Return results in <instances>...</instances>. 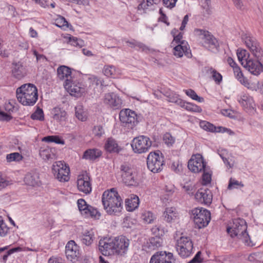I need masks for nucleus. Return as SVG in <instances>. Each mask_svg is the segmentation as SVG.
Returning <instances> with one entry per match:
<instances>
[{
  "mask_svg": "<svg viewBox=\"0 0 263 263\" xmlns=\"http://www.w3.org/2000/svg\"><path fill=\"white\" fill-rule=\"evenodd\" d=\"M189 169L194 173L202 172L206 167V163L200 154L193 155L188 162Z\"/></svg>",
  "mask_w": 263,
  "mask_h": 263,
  "instance_id": "ddd939ff",
  "label": "nucleus"
},
{
  "mask_svg": "<svg viewBox=\"0 0 263 263\" xmlns=\"http://www.w3.org/2000/svg\"><path fill=\"white\" fill-rule=\"evenodd\" d=\"M165 96L167 98L169 102L176 103L180 106L183 103V100L181 99L179 96L174 92L166 91Z\"/></svg>",
  "mask_w": 263,
  "mask_h": 263,
  "instance_id": "4c0bfd02",
  "label": "nucleus"
},
{
  "mask_svg": "<svg viewBox=\"0 0 263 263\" xmlns=\"http://www.w3.org/2000/svg\"><path fill=\"white\" fill-rule=\"evenodd\" d=\"M102 201L104 210L109 215H118L122 210V200L114 188L103 193Z\"/></svg>",
  "mask_w": 263,
  "mask_h": 263,
  "instance_id": "f03ea898",
  "label": "nucleus"
},
{
  "mask_svg": "<svg viewBox=\"0 0 263 263\" xmlns=\"http://www.w3.org/2000/svg\"><path fill=\"white\" fill-rule=\"evenodd\" d=\"M182 33L180 32L177 35L174 36V40L173 41L172 44L173 46L176 45V44H181V43L182 42H185L184 40H182Z\"/></svg>",
  "mask_w": 263,
  "mask_h": 263,
  "instance_id": "4d7b16f0",
  "label": "nucleus"
},
{
  "mask_svg": "<svg viewBox=\"0 0 263 263\" xmlns=\"http://www.w3.org/2000/svg\"><path fill=\"white\" fill-rule=\"evenodd\" d=\"M192 212L194 215V221L196 228L201 229L208 226L211 220V213L208 210L196 208L193 209Z\"/></svg>",
  "mask_w": 263,
  "mask_h": 263,
  "instance_id": "0eeeda50",
  "label": "nucleus"
},
{
  "mask_svg": "<svg viewBox=\"0 0 263 263\" xmlns=\"http://www.w3.org/2000/svg\"><path fill=\"white\" fill-rule=\"evenodd\" d=\"M195 33L203 41L202 44L205 48L212 51L217 49L219 46L218 41L208 31L196 29L195 30Z\"/></svg>",
  "mask_w": 263,
  "mask_h": 263,
  "instance_id": "423d86ee",
  "label": "nucleus"
},
{
  "mask_svg": "<svg viewBox=\"0 0 263 263\" xmlns=\"http://www.w3.org/2000/svg\"><path fill=\"white\" fill-rule=\"evenodd\" d=\"M212 194L209 189H200L196 192L195 198L199 202L209 205L212 201Z\"/></svg>",
  "mask_w": 263,
  "mask_h": 263,
  "instance_id": "aec40b11",
  "label": "nucleus"
},
{
  "mask_svg": "<svg viewBox=\"0 0 263 263\" xmlns=\"http://www.w3.org/2000/svg\"><path fill=\"white\" fill-rule=\"evenodd\" d=\"M184 54L187 57L192 55L191 50L186 42H182L181 44L175 45L174 48V54L178 58H181Z\"/></svg>",
  "mask_w": 263,
  "mask_h": 263,
  "instance_id": "5701e85b",
  "label": "nucleus"
},
{
  "mask_svg": "<svg viewBox=\"0 0 263 263\" xmlns=\"http://www.w3.org/2000/svg\"><path fill=\"white\" fill-rule=\"evenodd\" d=\"M101 155V151L98 149H88L84 152L83 158L86 160H94L100 157Z\"/></svg>",
  "mask_w": 263,
  "mask_h": 263,
  "instance_id": "c756f323",
  "label": "nucleus"
},
{
  "mask_svg": "<svg viewBox=\"0 0 263 263\" xmlns=\"http://www.w3.org/2000/svg\"><path fill=\"white\" fill-rule=\"evenodd\" d=\"M202 171H203L202 180L204 182V184H206L210 183L211 181V174L206 172V167Z\"/></svg>",
  "mask_w": 263,
  "mask_h": 263,
  "instance_id": "6e6d98bb",
  "label": "nucleus"
},
{
  "mask_svg": "<svg viewBox=\"0 0 263 263\" xmlns=\"http://www.w3.org/2000/svg\"><path fill=\"white\" fill-rule=\"evenodd\" d=\"M12 118V116L4 112H0V120L3 121H9Z\"/></svg>",
  "mask_w": 263,
  "mask_h": 263,
  "instance_id": "052dcab7",
  "label": "nucleus"
},
{
  "mask_svg": "<svg viewBox=\"0 0 263 263\" xmlns=\"http://www.w3.org/2000/svg\"><path fill=\"white\" fill-rule=\"evenodd\" d=\"M22 156L18 153H13L7 155L6 158L8 162L21 160Z\"/></svg>",
  "mask_w": 263,
  "mask_h": 263,
  "instance_id": "3c124183",
  "label": "nucleus"
},
{
  "mask_svg": "<svg viewBox=\"0 0 263 263\" xmlns=\"http://www.w3.org/2000/svg\"><path fill=\"white\" fill-rule=\"evenodd\" d=\"M8 184V182L2 176L0 173V190L5 187Z\"/></svg>",
  "mask_w": 263,
  "mask_h": 263,
  "instance_id": "0e129e2a",
  "label": "nucleus"
},
{
  "mask_svg": "<svg viewBox=\"0 0 263 263\" xmlns=\"http://www.w3.org/2000/svg\"><path fill=\"white\" fill-rule=\"evenodd\" d=\"M82 243L86 246H90L95 238L93 233L92 231H86L80 236Z\"/></svg>",
  "mask_w": 263,
  "mask_h": 263,
  "instance_id": "473e14b6",
  "label": "nucleus"
},
{
  "mask_svg": "<svg viewBox=\"0 0 263 263\" xmlns=\"http://www.w3.org/2000/svg\"><path fill=\"white\" fill-rule=\"evenodd\" d=\"M16 96L17 101L22 105L33 106L38 99L37 89L32 84H25L17 88Z\"/></svg>",
  "mask_w": 263,
  "mask_h": 263,
  "instance_id": "7ed1b4c3",
  "label": "nucleus"
},
{
  "mask_svg": "<svg viewBox=\"0 0 263 263\" xmlns=\"http://www.w3.org/2000/svg\"><path fill=\"white\" fill-rule=\"evenodd\" d=\"M71 69L68 67L63 65L60 66L57 69V74L58 78L61 80H63L65 78L66 81L69 78H71Z\"/></svg>",
  "mask_w": 263,
  "mask_h": 263,
  "instance_id": "2f4dec72",
  "label": "nucleus"
},
{
  "mask_svg": "<svg viewBox=\"0 0 263 263\" xmlns=\"http://www.w3.org/2000/svg\"><path fill=\"white\" fill-rule=\"evenodd\" d=\"M93 132L96 136L99 137L102 136L104 133L103 127L100 125L95 126Z\"/></svg>",
  "mask_w": 263,
  "mask_h": 263,
  "instance_id": "bf43d9fd",
  "label": "nucleus"
},
{
  "mask_svg": "<svg viewBox=\"0 0 263 263\" xmlns=\"http://www.w3.org/2000/svg\"><path fill=\"white\" fill-rule=\"evenodd\" d=\"M234 72L237 80L248 88H252L247 78H245L239 67L234 68Z\"/></svg>",
  "mask_w": 263,
  "mask_h": 263,
  "instance_id": "72a5a7b5",
  "label": "nucleus"
},
{
  "mask_svg": "<svg viewBox=\"0 0 263 263\" xmlns=\"http://www.w3.org/2000/svg\"><path fill=\"white\" fill-rule=\"evenodd\" d=\"M239 186L241 187L244 186V185L242 182H239L238 181L232 178L230 179L228 189L232 190L234 189H237Z\"/></svg>",
  "mask_w": 263,
  "mask_h": 263,
  "instance_id": "09e8293b",
  "label": "nucleus"
},
{
  "mask_svg": "<svg viewBox=\"0 0 263 263\" xmlns=\"http://www.w3.org/2000/svg\"><path fill=\"white\" fill-rule=\"evenodd\" d=\"M163 140L164 142L168 146H171L175 142L174 138L169 133H166L164 135Z\"/></svg>",
  "mask_w": 263,
  "mask_h": 263,
  "instance_id": "864d4df0",
  "label": "nucleus"
},
{
  "mask_svg": "<svg viewBox=\"0 0 263 263\" xmlns=\"http://www.w3.org/2000/svg\"><path fill=\"white\" fill-rule=\"evenodd\" d=\"M241 39L247 48L257 59L255 61L250 59L245 62V63H242V66L252 74L258 76L263 71V66L260 62L263 60V50L256 39L250 34H243Z\"/></svg>",
  "mask_w": 263,
  "mask_h": 263,
  "instance_id": "f257e3e1",
  "label": "nucleus"
},
{
  "mask_svg": "<svg viewBox=\"0 0 263 263\" xmlns=\"http://www.w3.org/2000/svg\"><path fill=\"white\" fill-rule=\"evenodd\" d=\"M138 9L139 10H142L145 11L149 9V6H148V4L146 2L143 1L138 5Z\"/></svg>",
  "mask_w": 263,
  "mask_h": 263,
  "instance_id": "338daca9",
  "label": "nucleus"
},
{
  "mask_svg": "<svg viewBox=\"0 0 263 263\" xmlns=\"http://www.w3.org/2000/svg\"><path fill=\"white\" fill-rule=\"evenodd\" d=\"M119 118L123 126L128 128L132 129L138 122L136 114L129 109L122 110L119 114Z\"/></svg>",
  "mask_w": 263,
  "mask_h": 263,
  "instance_id": "f8f14e48",
  "label": "nucleus"
},
{
  "mask_svg": "<svg viewBox=\"0 0 263 263\" xmlns=\"http://www.w3.org/2000/svg\"><path fill=\"white\" fill-rule=\"evenodd\" d=\"M180 107L191 111L200 112L202 111L201 108L198 106L191 103H186L184 101Z\"/></svg>",
  "mask_w": 263,
  "mask_h": 263,
  "instance_id": "a19ab883",
  "label": "nucleus"
},
{
  "mask_svg": "<svg viewBox=\"0 0 263 263\" xmlns=\"http://www.w3.org/2000/svg\"><path fill=\"white\" fill-rule=\"evenodd\" d=\"M200 127L205 130H208L211 132H218L217 130H218V127H215L213 124L205 121H203L200 122Z\"/></svg>",
  "mask_w": 263,
  "mask_h": 263,
  "instance_id": "a18cd8bd",
  "label": "nucleus"
},
{
  "mask_svg": "<svg viewBox=\"0 0 263 263\" xmlns=\"http://www.w3.org/2000/svg\"><path fill=\"white\" fill-rule=\"evenodd\" d=\"M193 248V244L191 238L182 236L176 241V249L178 254L183 258L189 256Z\"/></svg>",
  "mask_w": 263,
  "mask_h": 263,
  "instance_id": "39448f33",
  "label": "nucleus"
},
{
  "mask_svg": "<svg viewBox=\"0 0 263 263\" xmlns=\"http://www.w3.org/2000/svg\"><path fill=\"white\" fill-rule=\"evenodd\" d=\"M31 118L33 120H43L44 117L43 110L40 108H37L36 110L31 115Z\"/></svg>",
  "mask_w": 263,
  "mask_h": 263,
  "instance_id": "8fccbe9b",
  "label": "nucleus"
},
{
  "mask_svg": "<svg viewBox=\"0 0 263 263\" xmlns=\"http://www.w3.org/2000/svg\"><path fill=\"white\" fill-rule=\"evenodd\" d=\"M105 148L107 152L110 153H118L122 149L117 141L112 138L107 139L105 144Z\"/></svg>",
  "mask_w": 263,
  "mask_h": 263,
  "instance_id": "bb28decb",
  "label": "nucleus"
},
{
  "mask_svg": "<svg viewBox=\"0 0 263 263\" xmlns=\"http://www.w3.org/2000/svg\"><path fill=\"white\" fill-rule=\"evenodd\" d=\"M112 239L115 244L114 246L115 254L119 255L125 254L128 250L129 240L124 236H120Z\"/></svg>",
  "mask_w": 263,
  "mask_h": 263,
  "instance_id": "f3484780",
  "label": "nucleus"
},
{
  "mask_svg": "<svg viewBox=\"0 0 263 263\" xmlns=\"http://www.w3.org/2000/svg\"><path fill=\"white\" fill-rule=\"evenodd\" d=\"M65 254L68 259L73 261L79 255L78 246L73 240L69 241L65 247Z\"/></svg>",
  "mask_w": 263,
  "mask_h": 263,
  "instance_id": "4be33fe9",
  "label": "nucleus"
},
{
  "mask_svg": "<svg viewBox=\"0 0 263 263\" xmlns=\"http://www.w3.org/2000/svg\"><path fill=\"white\" fill-rule=\"evenodd\" d=\"M88 80L89 81V83L92 85L98 86L100 85L101 86H103L105 85L104 84V81L101 78H98V77L92 75L88 77Z\"/></svg>",
  "mask_w": 263,
  "mask_h": 263,
  "instance_id": "49530a36",
  "label": "nucleus"
},
{
  "mask_svg": "<svg viewBox=\"0 0 263 263\" xmlns=\"http://www.w3.org/2000/svg\"><path fill=\"white\" fill-rule=\"evenodd\" d=\"M189 21V15L187 14L185 15L183 19V21L181 23V25L180 27V30H183Z\"/></svg>",
  "mask_w": 263,
  "mask_h": 263,
  "instance_id": "774afa93",
  "label": "nucleus"
},
{
  "mask_svg": "<svg viewBox=\"0 0 263 263\" xmlns=\"http://www.w3.org/2000/svg\"><path fill=\"white\" fill-rule=\"evenodd\" d=\"M104 103L115 109H119L122 106V100L114 93L105 94L104 98Z\"/></svg>",
  "mask_w": 263,
  "mask_h": 263,
  "instance_id": "412c9836",
  "label": "nucleus"
},
{
  "mask_svg": "<svg viewBox=\"0 0 263 263\" xmlns=\"http://www.w3.org/2000/svg\"><path fill=\"white\" fill-rule=\"evenodd\" d=\"M141 218L146 223H151L156 219L155 215L149 211H145L142 213Z\"/></svg>",
  "mask_w": 263,
  "mask_h": 263,
  "instance_id": "37998d69",
  "label": "nucleus"
},
{
  "mask_svg": "<svg viewBox=\"0 0 263 263\" xmlns=\"http://www.w3.org/2000/svg\"><path fill=\"white\" fill-rule=\"evenodd\" d=\"M247 229L246 221L243 219L238 218L233 220V224L227 228V231L232 237L236 236L246 245L252 247L255 244L250 239Z\"/></svg>",
  "mask_w": 263,
  "mask_h": 263,
  "instance_id": "20e7f679",
  "label": "nucleus"
},
{
  "mask_svg": "<svg viewBox=\"0 0 263 263\" xmlns=\"http://www.w3.org/2000/svg\"><path fill=\"white\" fill-rule=\"evenodd\" d=\"M184 91L187 96L190 97L193 100H196L199 102L204 101V99L202 97H199L193 89L184 90Z\"/></svg>",
  "mask_w": 263,
  "mask_h": 263,
  "instance_id": "de8ad7c7",
  "label": "nucleus"
},
{
  "mask_svg": "<svg viewBox=\"0 0 263 263\" xmlns=\"http://www.w3.org/2000/svg\"><path fill=\"white\" fill-rule=\"evenodd\" d=\"M52 172L55 177L61 182H66L69 179L70 169L63 161H58L52 165Z\"/></svg>",
  "mask_w": 263,
  "mask_h": 263,
  "instance_id": "9d476101",
  "label": "nucleus"
},
{
  "mask_svg": "<svg viewBox=\"0 0 263 263\" xmlns=\"http://www.w3.org/2000/svg\"><path fill=\"white\" fill-rule=\"evenodd\" d=\"M218 130H217L218 132H221V133H224L227 132L230 135H234V133L230 129L223 127L221 126L218 127Z\"/></svg>",
  "mask_w": 263,
  "mask_h": 263,
  "instance_id": "69168bd1",
  "label": "nucleus"
},
{
  "mask_svg": "<svg viewBox=\"0 0 263 263\" xmlns=\"http://www.w3.org/2000/svg\"><path fill=\"white\" fill-rule=\"evenodd\" d=\"M237 101L245 109L254 108L255 106L253 98L247 93H241L238 96Z\"/></svg>",
  "mask_w": 263,
  "mask_h": 263,
  "instance_id": "b1692460",
  "label": "nucleus"
},
{
  "mask_svg": "<svg viewBox=\"0 0 263 263\" xmlns=\"http://www.w3.org/2000/svg\"><path fill=\"white\" fill-rule=\"evenodd\" d=\"M133 151L137 154L146 153L152 146L150 139L145 136L134 138L131 144Z\"/></svg>",
  "mask_w": 263,
  "mask_h": 263,
  "instance_id": "6e6552de",
  "label": "nucleus"
},
{
  "mask_svg": "<svg viewBox=\"0 0 263 263\" xmlns=\"http://www.w3.org/2000/svg\"><path fill=\"white\" fill-rule=\"evenodd\" d=\"M104 74L107 77L115 78L119 73L118 71L113 65H105L102 70Z\"/></svg>",
  "mask_w": 263,
  "mask_h": 263,
  "instance_id": "e433bc0d",
  "label": "nucleus"
},
{
  "mask_svg": "<svg viewBox=\"0 0 263 263\" xmlns=\"http://www.w3.org/2000/svg\"><path fill=\"white\" fill-rule=\"evenodd\" d=\"M78 206L81 214L85 217L98 218L100 214L98 210L93 207L87 204L83 199H79L77 201Z\"/></svg>",
  "mask_w": 263,
  "mask_h": 263,
  "instance_id": "4468645a",
  "label": "nucleus"
},
{
  "mask_svg": "<svg viewBox=\"0 0 263 263\" xmlns=\"http://www.w3.org/2000/svg\"><path fill=\"white\" fill-rule=\"evenodd\" d=\"M55 149L48 146H42L40 150V155L44 160L53 159L55 158Z\"/></svg>",
  "mask_w": 263,
  "mask_h": 263,
  "instance_id": "cd10ccee",
  "label": "nucleus"
},
{
  "mask_svg": "<svg viewBox=\"0 0 263 263\" xmlns=\"http://www.w3.org/2000/svg\"><path fill=\"white\" fill-rule=\"evenodd\" d=\"M9 230V228L7 227L6 224L4 223L3 218L1 216H0V236H5L8 231Z\"/></svg>",
  "mask_w": 263,
  "mask_h": 263,
  "instance_id": "603ef678",
  "label": "nucleus"
},
{
  "mask_svg": "<svg viewBox=\"0 0 263 263\" xmlns=\"http://www.w3.org/2000/svg\"><path fill=\"white\" fill-rule=\"evenodd\" d=\"M164 165L163 158L157 153H150L147 157V168L156 173L161 172Z\"/></svg>",
  "mask_w": 263,
  "mask_h": 263,
  "instance_id": "1a4fd4ad",
  "label": "nucleus"
},
{
  "mask_svg": "<svg viewBox=\"0 0 263 263\" xmlns=\"http://www.w3.org/2000/svg\"><path fill=\"white\" fill-rule=\"evenodd\" d=\"M24 181L27 185L31 186L39 185L40 180L39 173L35 171H31L27 173L24 177Z\"/></svg>",
  "mask_w": 263,
  "mask_h": 263,
  "instance_id": "393cba45",
  "label": "nucleus"
},
{
  "mask_svg": "<svg viewBox=\"0 0 263 263\" xmlns=\"http://www.w3.org/2000/svg\"><path fill=\"white\" fill-rule=\"evenodd\" d=\"M55 24L59 27H62L64 26L67 27L68 25V23L64 17L60 16L58 18L56 19Z\"/></svg>",
  "mask_w": 263,
  "mask_h": 263,
  "instance_id": "5fc2aeb1",
  "label": "nucleus"
},
{
  "mask_svg": "<svg viewBox=\"0 0 263 263\" xmlns=\"http://www.w3.org/2000/svg\"><path fill=\"white\" fill-rule=\"evenodd\" d=\"M178 216V213L175 208L171 207L165 209L163 213L164 219L167 222H171L175 220Z\"/></svg>",
  "mask_w": 263,
  "mask_h": 263,
  "instance_id": "7c9ffc66",
  "label": "nucleus"
},
{
  "mask_svg": "<svg viewBox=\"0 0 263 263\" xmlns=\"http://www.w3.org/2000/svg\"><path fill=\"white\" fill-rule=\"evenodd\" d=\"M75 116L76 118L82 122L86 121L87 119V113L84 110L83 106L78 105L75 107Z\"/></svg>",
  "mask_w": 263,
  "mask_h": 263,
  "instance_id": "f704fd0d",
  "label": "nucleus"
},
{
  "mask_svg": "<svg viewBox=\"0 0 263 263\" xmlns=\"http://www.w3.org/2000/svg\"><path fill=\"white\" fill-rule=\"evenodd\" d=\"M64 87L67 89V91L71 96L76 97H81L85 91V87L83 84L73 82L70 79H67L65 81Z\"/></svg>",
  "mask_w": 263,
  "mask_h": 263,
  "instance_id": "2eb2a0df",
  "label": "nucleus"
},
{
  "mask_svg": "<svg viewBox=\"0 0 263 263\" xmlns=\"http://www.w3.org/2000/svg\"><path fill=\"white\" fill-rule=\"evenodd\" d=\"M206 68V72L211 74L213 79L216 83L218 84H220L222 79V77L221 74L212 67H207Z\"/></svg>",
  "mask_w": 263,
  "mask_h": 263,
  "instance_id": "58836bf2",
  "label": "nucleus"
},
{
  "mask_svg": "<svg viewBox=\"0 0 263 263\" xmlns=\"http://www.w3.org/2000/svg\"><path fill=\"white\" fill-rule=\"evenodd\" d=\"M12 73L13 77L18 80H21L25 77L26 74V71L23 63L19 62L13 64Z\"/></svg>",
  "mask_w": 263,
  "mask_h": 263,
  "instance_id": "a878e982",
  "label": "nucleus"
},
{
  "mask_svg": "<svg viewBox=\"0 0 263 263\" xmlns=\"http://www.w3.org/2000/svg\"><path fill=\"white\" fill-rule=\"evenodd\" d=\"M175 261L173 253L160 251L156 252L151 257L149 263H175Z\"/></svg>",
  "mask_w": 263,
  "mask_h": 263,
  "instance_id": "dca6fc26",
  "label": "nucleus"
},
{
  "mask_svg": "<svg viewBox=\"0 0 263 263\" xmlns=\"http://www.w3.org/2000/svg\"><path fill=\"white\" fill-rule=\"evenodd\" d=\"M78 190L85 194H89L92 190L90 178L87 174H83L78 176L77 180Z\"/></svg>",
  "mask_w": 263,
  "mask_h": 263,
  "instance_id": "6ab92c4d",
  "label": "nucleus"
},
{
  "mask_svg": "<svg viewBox=\"0 0 263 263\" xmlns=\"http://www.w3.org/2000/svg\"><path fill=\"white\" fill-rule=\"evenodd\" d=\"M177 0H163V3L167 7L172 8L176 4Z\"/></svg>",
  "mask_w": 263,
  "mask_h": 263,
  "instance_id": "680f3d73",
  "label": "nucleus"
},
{
  "mask_svg": "<svg viewBox=\"0 0 263 263\" xmlns=\"http://www.w3.org/2000/svg\"><path fill=\"white\" fill-rule=\"evenodd\" d=\"M122 181L126 185L128 186H136L138 184L137 173L134 170L126 164L122 165Z\"/></svg>",
  "mask_w": 263,
  "mask_h": 263,
  "instance_id": "9b49d317",
  "label": "nucleus"
},
{
  "mask_svg": "<svg viewBox=\"0 0 263 263\" xmlns=\"http://www.w3.org/2000/svg\"><path fill=\"white\" fill-rule=\"evenodd\" d=\"M69 42L71 45L74 46H80V42H81V40H78L77 37H70L69 38Z\"/></svg>",
  "mask_w": 263,
  "mask_h": 263,
  "instance_id": "e2e57ef3",
  "label": "nucleus"
},
{
  "mask_svg": "<svg viewBox=\"0 0 263 263\" xmlns=\"http://www.w3.org/2000/svg\"><path fill=\"white\" fill-rule=\"evenodd\" d=\"M201 253L198 251L194 258L187 263H201L202 262L203 259L201 257Z\"/></svg>",
  "mask_w": 263,
  "mask_h": 263,
  "instance_id": "13d9d810",
  "label": "nucleus"
},
{
  "mask_svg": "<svg viewBox=\"0 0 263 263\" xmlns=\"http://www.w3.org/2000/svg\"><path fill=\"white\" fill-rule=\"evenodd\" d=\"M114 245L112 238H104L99 241V250L103 255H111L115 254Z\"/></svg>",
  "mask_w": 263,
  "mask_h": 263,
  "instance_id": "a211bd4d",
  "label": "nucleus"
},
{
  "mask_svg": "<svg viewBox=\"0 0 263 263\" xmlns=\"http://www.w3.org/2000/svg\"><path fill=\"white\" fill-rule=\"evenodd\" d=\"M237 55L242 65V63H245V62L248 61L250 59V54L245 49L238 50Z\"/></svg>",
  "mask_w": 263,
  "mask_h": 263,
  "instance_id": "79ce46f5",
  "label": "nucleus"
},
{
  "mask_svg": "<svg viewBox=\"0 0 263 263\" xmlns=\"http://www.w3.org/2000/svg\"><path fill=\"white\" fill-rule=\"evenodd\" d=\"M126 204L127 206L129 211H132L137 208L139 203V199L138 196H134L133 198L130 199H127L125 201Z\"/></svg>",
  "mask_w": 263,
  "mask_h": 263,
  "instance_id": "ea45409f",
  "label": "nucleus"
},
{
  "mask_svg": "<svg viewBox=\"0 0 263 263\" xmlns=\"http://www.w3.org/2000/svg\"><path fill=\"white\" fill-rule=\"evenodd\" d=\"M162 240L159 237H154L149 239L147 241V247L150 250H154L158 249L162 246Z\"/></svg>",
  "mask_w": 263,
  "mask_h": 263,
  "instance_id": "c9c22d12",
  "label": "nucleus"
},
{
  "mask_svg": "<svg viewBox=\"0 0 263 263\" xmlns=\"http://www.w3.org/2000/svg\"><path fill=\"white\" fill-rule=\"evenodd\" d=\"M53 118L59 122H65L67 119V114L63 109L54 107L52 111Z\"/></svg>",
  "mask_w": 263,
  "mask_h": 263,
  "instance_id": "c85d7f7f",
  "label": "nucleus"
},
{
  "mask_svg": "<svg viewBox=\"0 0 263 263\" xmlns=\"http://www.w3.org/2000/svg\"><path fill=\"white\" fill-rule=\"evenodd\" d=\"M42 141L47 142H54L57 144L64 145L65 141L58 136H48L43 138Z\"/></svg>",
  "mask_w": 263,
  "mask_h": 263,
  "instance_id": "c03bdc74",
  "label": "nucleus"
}]
</instances>
